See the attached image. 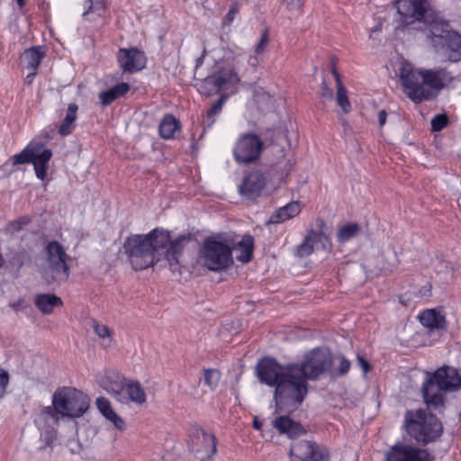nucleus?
<instances>
[{
	"label": "nucleus",
	"mask_w": 461,
	"mask_h": 461,
	"mask_svg": "<svg viewBox=\"0 0 461 461\" xmlns=\"http://www.w3.org/2000/svg\"><path fill=\"white\" fill-rule=\"evenodd\" d=\"M326 350L314 348L305 354L301 363L280 365L275 358L264 357L257 365L258 380L275 386L274 400L279 411H294L308 393V381L316 379L330 366Z\"/></svg>",
	"instance_id": "f257e3e1"
},
{
	"label": "nucleus",
	"mask_w": 461,
	"mask_h": 461,
	"mask_svg": "<svg viewBox=\"0 0 461 461\" xmlns=\"http://www.w3.org/2000/svg\"><path fill=\"white\" fill-rule=\"evenodd\" d=\"M51 403L44 407L34 419L41 440L48 447L57 438V426L60 419L81 417L88 410L89 399L76 388L63 387L54 393Z\"/></svg>",
	"instance_id": "f03ea898"
},
{
	"label": "nucleus",
	"mask_w": 461,
	"mask_h": 461,
	"mask_svg": "<svg viewBox=\"0 0 461 461\" xmlns=\"http://www.w3.org/2000/svg\"><path fill=\"white\" fill-rule=\"evenodd\" d=\"M399 77L406 96L417 104L436 97L453 79L445 68H416L406 60L400 64Z\"/></svg>",
	"instance_id": "7ed1b4c3"
},
{
	"label": "nucleus",
	"mask_w": 461,
	"mask_h": 461,
	"mask_svg": "<svg viewBox=\"0 0 461 461\" xmlns=\"http://www.w3.org/2000/svg\"><path fill=\"white\" fill-rule=\"evenodd\" d=\"M170 242V233L162 228H156L148 234H132L123 242V250L135 271L155 265L158 258L157 252Z\"/></svg>",
	"instance_id": "20e7f679"
},
{
	"label": "nucleus",
	"mask_w": 461,
	"mask_h": 461,
	"mask_svg": "<svg viewBox=\"0 0 461 461\" xmlns=\"http://www.w3.org/2000/svg\"><path fill=\"white\" fill-rule=\"evenodd\" d=\"M461 389V375L457 369L448 366L427 373L422 384V395L428 408L438 410L444 406V393Z\"/></svg>",
	"instance_id": "39448f33"
},
{
	"label": "nucleus",
	"mask_w": 461,
	"mask_h": 461,
	"mask_svg": "<svg viewBox=\"0 0 461 461\" xmlns=\"http://www.w3.org/2000/svg\"><path fill=\"white\" fill-rule=\"evenodd\" d=\"M404 427L412 438L424 445L435 441L443 432L442 423L438 417L423 409L407 411Z\"/></svg>",
	"instance_id": "423d86ee"
},
{
	"label": "nucleus",
	"mask_w": 461,
	"mask_h": 461,
	"mask_svg": "<svg viewBox=\"0 0 461 461\" xmlns=\"http://www.w3.org/2000/svg\"><path fill=\"white\" fill-rule=\"evenodd\" d=\"M199 263L210 271H221L233 263L231 248L220 237H207L199 253Z\"/></svg>",
	"instance_id": "0eeeda50"
},
{
	"label": "nucleus",
	"mask_w": 461,
	"mask_h": 461,
	"mask_svg": "<svg viewBox=\"0 0 461 461\" xmlns=\"http://www.w3.org/2000/svg\"><path fill=\"white\" fill-rule=\"evenodd\" d=\"M52 158L51 149L41 142H30L20 153L13 156V165L31 163L38 179L44 181L47 177L49 163Z\"/></svg>",
	"instance_id": "6e6552de"
},
{
	"label": "nucleus",
	"mask_w": 461,
	"mask_h": 461,
	"mask_svg": "<svg viewBox=\"0 0 461 461\" xmlns=\"http://www.w3.org/2000/svg\"><path fill=\"white\" fill-rule=\"evenodd\" d=\"M47 266L44 269V277L48 283L65 282L69 276L68 265V255L58 241L53 240L45 247Z\"/></svg>",
	"instance_id": "1a4fd4ad"
},
{
	"label": "nucleus",
	"mask_w": 461,
	"mask_h": 461,
	"mask_svg": "<svg viewBox=\"0 0 461 461\" xmlns=\"http://www.w3.org/2000/svg\"><path fill=\"white\" fill-rule=\"evenodd\" d=\"M428 37L438 51H441L450 61L461 59V36L451 31L432 25Z\"/></svg>",
	"instance_id": "9d476101"
},
{
	"label": "nucleus",
	"mask_w": 461,
	"mask_h": 461,
	"mask_svg": "<svg viewBox=\"0 0 461 461\" xmlns=\"http://www.w3.org/2000/svg\"><path fill=\"white\" fill-rule=\"evenodd\" d=\"M188 447L199 461H211L217 451L216 437L202 428H193L189 434Z\"/></svg>",
	"instance_id": "9b49d317"
},
{
	"label": "nucleus",
	"mask_w": 461,
	"mask_h": 461,
	"mask_svg": "<svg viewBox=\"0 0 461 461\" xmlns=\"http://www.w3.org/2000/svg\"><path fill=\"white\" fill-rule=\"evenodd\" d=\"M384 461H435V456L425 448L398 441L384 452Z\"/></svg>",
	"instance_id": "f8f14e48"
},
{
	"label": "nucleus",
	"mask_w": 461,
	"mask_h": 461,
	"mask_svg": "<svg viewBox=\"0 0 461 461\" xmlns=\"http://www.w3.org/2000/svg\"><path fill=\"white\" fill-rule=\"evenodd\" d=\"M291 461H330L329 449L316 441L300 440L291 445Z\"/></svg>",
	"instance_id": "ddd939ff"
},
{
	"label": "nucleus",
	"mask_w": 461,
	"mask_h": 461,
	"mask_svg": "<svg viewBox=\"0 0 461 461\" xmlns=\"http://www.w3.org/2000/svg\"><path fill=\"white\" fill-rule=\"evenodd\" d=\"M395 7L400 15L397 27L399 30H403L415 22L423 21L429 9L427 0H396Z\"/></svg>",
	"instance_id": "4468645a"
},
{
	"label": "nucleus",
	"mask_w": 461,
	"mask_h": 461,
	"mask_svg": "<svg viewBox=\"0 0 461 461\" xmlns=\"http://www.w3.org/2000/svg\"><path fill=\"white\" fill-rule=\"evenodd\" d=\"M262 149L263 141L258 135L244 134L237 140L233 156L237 162L249 164L259 158Z\"/></svg>",
	"instance_id": "2eb2a0df"
},
{
	"label": "nucleus",
	"mask_w": 461,
	"mask_h": 461,
	"mask_svg": "<svg viewBox=\"0 0 461 461\" xmlns=\"http://www.w3.org/2000/svg\"><path fill=\"white\" fill-rule=\"evenodd\" d=\"M330 240L322 230H311L303 242L297 247V255L304 258L310 256L315 250H330Z\"/></svg>",
	"instance_id": "dca6fc26"
},
{
	"label": "nucleus",
	"mask_w": 461,
	"mask_h": 461,
	"mask_svg": "<svg viewBox=\"0 0 461 461\" xmlns=\"http://www.w3.org/2000/svg\"><path fill=\"white\" fill-rule=\"evenodd\" d=\"M117 59L124 72H137L146 66L145 54L137 48H121L118 50Z\"/></svg>",
	"instance_id": "f3484780"
},
{
	"label": "nucleus",
	"mask_w": 461,
	"mask_h": 461,
	"mask_svg": "<svg viewBox=\"0 0 461 461\" xmlns=\"http://www.w3.org/2000/svg\"><path fill=\"white\" fill-rule=\"evenodd\" d=\"M266 184L267 179L264 174L255 170L245 176L242 184L240 185V191L246 198L255 199L261 194Z\"/></svg>",
	"instance_id": "a211bd4d"
},
{
	"label": "nucleus",
	"mask_w": 461,
	"mask_h": 461,
	"mask_svg": "<svg viewBox=\"0 0 461 461\" xmlns=\"http://www.w3.org/2000/svg\"><path fill=\"white\" fill-rule=\"evenodd\" d=\"M99 384L101 387L108 393L112 394L116 401L121 403L125 402L124 388L127 380L124 376L117 373H109L100 379Z\"/></svg>",
	"instance_id": "6ab92c4d"
},
{
	"label": "nucleus",
	"mask_w": 461,
	"mask_h": 461,
	"mask_svg": "<svg viewBox=\"0 0 461 461\" xmlns=\"http://www.w3.org/2000/svg\"><path fill=\"white\" fill-rule=\"evenodd\" d=\"M272 426L280 434L285 435L293 439L307 433L306 429L298 421L294 420L289 416H279L273 420Z\"/></svg>",
	"instance_id": "aec40b11"
},
{
	"label": "nucleus",
	"mask_w": 461,
	"mask_h": 461,
	"mask_svg": "<svg viewBox=\"0 0 461 461\" xmlns=\"http://www.w3.org/2000/svg\"><path fill=\"white\" fill-rule=\"evenodd\" d=\"M191 240L190 234L180 235L176 240H172L168 249L166 251V259L169 264L172 271H176L179 268V257L182 254L185 245Z\"/></svg>",
	"instance_id": "412c9836"
},
{
	"label": "nucleus",
	"mask_w": 461,
	"mask_h": 461,
	"mask_svg": "<svg viewBox=\"0 0 461 461\" xmlns=\"http://www.w3.org/2000/svg\"><path fill=\"white\" fill-rule=\"evenodd\" d=\"M301 212L298 202L293 201L276 210L267 220L268 224H279L297 216Z\"/></svg>",
	"instance_id": "4be33fe9"
},
{
	"label": "nucleus",
	"mask_w": 461,
	"mask_h": 461,
	"mask_svg": "<svg viewBox=\"0 0 461 461\" xmlns=\"http://www.w3.org/2000/svg\"><path fill=\"white\" fill-rule=\"evenodd\" d=\"M95 404L102 415L109 420L115 429L119 430H123L125 429L124 420L114 411L108 399L105 397H98Z\"/></svg>",
	"instance_id": "5701e85b"
},
{
	"label": "nucleus",
	"mask_w": 461,
	"mask_h": 461,
	"mask_svg": "<svg viewBox=\"0 0 461 461\" xmlns=\"http://www.w3.org/2000/svg\"><path fill=\"white\" fill-rule=\"evenodd\" d=\"M91 327L102 348L110 349L115 346L114 331L111 328L96 320H92Z\"/></svg>",
	"instance_id": "b1692460"
},
{
	"label": "nucleus",
	"mask_w": 461,
	"mask_h": 461,
	"mask_svg": "<svg viewBox=\"0 0 461 461\" xmlns=\"http://www.w3.org/2000/svg\"><path fill=\"white\" fill-rule=\"evenodd\" d=\"M124 397L125 402L123 404L131 402L136 405H142L147 401L146 393L141 384L137 381L127 382L124 388Z\"/></svg>",
	"instance_id": "393cba45"
},
{
	"label": "nucleus",
	"mask_w": 461,
	"mask_h": 461,
	"mask_svg": "<svg viewBox=\"0 0 461 461\" xmlns=\"http://www.w3.org/2000/svg\"><path fill=\"white\" fill-rule=\"evenodd\" d=\"M420 322L429 330L443 329L446 326L445 316L435 309H428L419 315Z\"/></svg>",
	"instance_id": "a878e982"
},
{
	"label": "nucleus",
	"mask_w": 461,
	"mask_h": 461,
	"mask_svg": "<svg viewBox=\"0 0 461 461\" xmlns=\"http://www.w3.org/2000/svg\"><path fill=\"white\" fill-rule=\"evenodd\" d=\"M222 90H228L240 82V77L232 68H219L212 73Z\"/></svg>",
	"instance_id": "bb28decb"
},
{
	"label": "nucleus",
	"mask_w": 461,
	"mask_h": 461,
	"mask_svg": "<svg viewBox=\"0 0 461 461\" xmlns=\"http://www.w3.org/2000/svg\"><path fill=\"white\" fill-rule=\"evenodd\" d=\"M34 303L43 314H50L55 307L63 304L61 298L50 294H36Z\"/></svg>",
	"instance_id": "cd10ccee"
},
{
	"label": "nucleus",
	"mask_w": 461,
	"mask_h": 461,
	"mask_svg": "<svg viewBox=\"0 0 461 461\" xmlns=\"http://www.w3.org/2000/svg\"><path fill=\"white\" fill-rule=\"evenodd\" d=\"M130 90L128 83L122 82L113 87L99 93L98 98L103 106L111 104L116 99L123 96Z\"/></svg>",
	"instance_id": "c85d7f7f"
},
{
	"label": "nucleus",
	"mask_w": 461,
	"mask_h": 461,
	"mask_svg": "<svg viewBox=\"0 0 461 461\" xmlns=\"http://www.w3.org/2000/svg\"><path fill=\"white\" fill-rule=\"evenodd\" d=\"M77 110L78 106L76 104H68L66 116L59 128V133L61 136H68L72 133L76 127Z\"/></svg>",
	"instance_id": "c756f323"
},
{
	"label": "nucleus",
	"mask_w": 461,
	"mask_h": 461,
	"mask_svg": "<svg viewBox=\"0 0 461 461\" xmlns=\"http://www.w3.org/2000/svg\"><path fill=\"white\" fill-rule=\"evenodd\" d=\"M45 55L46 53L41 46H34L26 50L23 53V58L27 68L36 71Z\"/></svg>",
	"instance_id": "7c9ffc66"
},
{
	"label": "nucleus",
	"mask_w": 461,
	"mask_h": 461,
	"mask_svg": "<svg viewBox=\"0 0 461 461\" xmlns=\"http://www.w3.org/2000/svg\"><path fill=\"white\" fill-rule=\"evenodd\" d=\"M332 74L337 85V104L342 109L344 113H348L351 111V104L348 97V91L343 86L340 76L336 69H332Z\"/></svg>",
	"instance_id": "2f4dec72"
},
{
	"label": "nucleus",
	"mask_w": 461,
	"mask_h": 461,
	"mask_svg": "<svg viewBox=\"0 0 461 461\" xmlns=\"http://www.w3.org/2000/svg\"><path fill=\"white\" fill-rule=\"evenodd\" d=\"M158 130L163 139H172L176 131L179 130V122L172 114H167L162 119Z\"/></svg>",
	"instance_id": "473e14b6"
},
{
	"label": "nucleus",
	"mask_w": 461,
	"mask_h": 461,
	"mask_svg": "<svg viewBox=\"0 0 461 461\" xmlns=\"http://www.w3.org/2000/svg\"><path fill=\"white\" fill-rule=\"evenodd\" d=\"M222 89L219 85L216 77L213 74L209 75L204 79L201 81L198 86V91L206 96H210L215 94H218Z\"/></svg>",
	"instance_id": "72a5a7b5"
},
{
	"label": "nucleus",
	"mask_w": 461,
	"mask_h": 461,
	"mask_svg": "<svg viewBox=\"0 0 461 461\" xmlns=\"http://www.w3.org/2000/svg\"><path fill=\"white\" fill-rule=\"evenodd\" d=\"M254 240L251 235H244L239 242L241 253L238 256V260L242 263H248L252 258Z\"/></svg>",
	"instance_id": "f704fd0d"
},
{
	"label": "nucleus",
	"mask_w": 461,
	"mask_h": 461,
	"mask_svg": "<svg viewBox=\"0 0 461 461\" xmlns=\"http://www.w3.org/2000/svg\"><path fill=\"white\" fill-rule=\"evenodd\" d=\"M86 11L83 15L89 17L91 14H96L97 16L103 17L106 14V4L104 0H87L85 4Z\"/></svg>",
	"instance_id": "c9c22d12"
},
{
	"label": "nucleus",
	"mask_w": 461,
	"mask_h": 461,
	"mask_svg": "<svg viewBox=\"0 0 461 461\" xmlns=\"http://www.w3.org/2000/svg\"><path fill=\"white\" fill-rule=\"evenodd\" d=\"M359 231V226L357 223H348L342 226L338 233V240L340 243L348 241L353 237L357 236Z\"/></svg>",
	"instance_id": "e433bc0d"
},
{
	"label": "nucleus",
	"mask_w": 461,
	"mask_h": 461,
	"mask_svg": "<svg viewBox=\"0 0 461 461\" xmlns=\"http://www.w3.org/2000/svg\"><path fill=\"white\" fill-rule=\"evenodd\" d=\"M227 95H222L216 102H214L210 109L206 112V118L209 121L208 127H212L215 122V116L218 115L222 109Z\"/></svg>",
	"instance_id": "4c0bfd02"
},
{
	"label": "nucleus",
	"mask_w": 461,
	"mask_h": 461,
	"mask_svg": "<svg viewBox=\"0 0 461 461\" xmlns=\"http://www.w3.org/2000/svg\"><path fill=\"white\" fill-rule=\"evenodd\" d=\"M204 384L210 388L214 389L221 379V374L217 369H206L204 370Z\"/></svg>",
	"instance_id": "58836bf2"
},
{
	"label": "nucleus",
	"mask_w": 461,
	"mask_h": 461,
	"mask_svg": "<svg viewBox=\"0 0 461 461\" xmlns=\"http://www.w3.org/2000/svg\"><path fill=\"white\" fill-rule=\"evenodd\" d=\"M448 123V117L445 113L437 114L431 120V131H440L443 130Z\"/></svg>",
	"instance_id": "ea45409f"
},
{
	"label": "nucleus",
	"mask_w": 461,
	"mask_h": 461,
	"mask_svg": "<svg viewBox=\"0 0 461 461\" xmlns=\"http://www.w3.org/2000/svg\"><path fill=\"white\" fill-rule=\"evenodd\" d=\"M9 378L8 372L0 367V399H2L5 394L6 388L9 384Z\"/></svg>",
	"instance_id": "a19ab883"
},
{
	"label": "nucleus",
	"mask_w": 461,
	"mask_h": 461,
	"mask_svg": "<svg viewBox=\"0 0 461 461\" xmlns=\"http://www.w3.org/2000/svg\"><path fill=\"white\" fill-rule=\"evenodd\" d=\"M267 43H268V33L267 31H264L260 37L259 41L258 42V44L255 47V52L257 54H262L263 52H265Z\"/></svg>",
	"instance_id": "79ce46f5"
},
{
	"label": "nucleus",
	"mask_w": 461,
	"mask_h": 461,
	"mask_svg": "<svg viewBox=\"0 0 461 461\" xmlns=\"http://www.w3.org/2000/svg\"><path fill=\"white\" fill-rule=\"evenodd\" d=\"M66 445L71 454H79L82 450V445L77 438L68 439Z\"/></svg>",
	"instance_id": "37998d69"
},
{
	"label": "nucleus",
	"mask_w": 461,
	"mask_h": 461,
	"mask_svg": "<svg viewBox=\"0 0 461 461\" xmlns=\"http://www.w3.org/2000/svg\"><path fill=\"white\" fill-rule=\"evenodd\" d=\"M289 11L298 10L303 5L304 0H282Z\"/></svg>",
	"instance_id": "c03bdc74"
},
{
	"label": "nucleus",
	"mask_w": 461,
	"mask_h": 461,
	"mask_svg": "<svg viewBox=\"0 0 461 461\" xmlns=\"http://www.w3.org/2000/svg\"><path fill=\"white\" fill-rule=\"evenodd\" d=\"M349 368H350V362L344 357H341L340 360H339V365L338 367V373L339 375H345L348 372Z\"/></svg>",
	"instance_id": "a18cd8bd"
},
{
	"label": "nucleus",
	"mask_w": 461,
	"mask_h": 461,
	"mask_svg": "<svg viewBox=\"0 0 461 461\" xmlns=\"http://www.w3.org/2000/svg\"><path fill=\"white\" fill-rule=\"evenodd\" d=\"M28 222L25 219L17 220L14 221H12L8 225V229L11 231H19L23 229V227Z\"/></svg>",
	"instance_id": "49530a36"
},
{
	"label": "nucleus",
	"mask_w": 461,
	"mask_h": 461,
	"mask_svg": "<svg viewBox=\"0 0 461 461\" xmlns=\"http://www.w3.org/2000/svg\"><path fill=\"white\" fill-rule=\"evenodd\" d=\"M357 362L359 367L362 369L364 374H366L370 370V364L368 361L363 357L358 355L357 357Z\"/></svg>",
	"instance_id": "de8ad7c7"
},
{
	"label": "nucleus",
	"mask_w": 461,
	"mask_h": 461,
	"mask_svg": "<svg viewBox=\"0 0 461 461\" xmlns=\"http://www.w3.org/2000/svg\"><path fill=\"white\" fill-rule=\"evenodd\" d=\"M223 60L225 61H235L237 58L240 56V53H236L230 49L223 50Z\"/></svg>",
	"instance_id": "09e8293b"
},
{
	"label": "nucleus",
	"mask_w": 461,
	"mask_h": 461,
	"mask_svg": "<svg viewBox=\"0 0 461 461\" xmlns=\"http://www.w3.org/2000/svg\"><path fill=\"white\" fill-rule=\"evenodd\" d=\"M321 95L322 97L331 100L333 98V91L331 88H330L325 82V80L321 83Z\"/></svg>",
	"instance_id": "8fccbe9b"
},
{
	"label": "nucleus",
	"mask_w": 461,
	"mask_h": 461,
	"mask_svg": "<svg viewBox=\"0 0 461 461\" xmlns=\"http://www.w3.org/2000/svg\"><path fill=\"white\" fill-rule=\"evenodd\" d=\"M237 13H238V9L235 6L231 7L229 10V12L227 13V14H226V16L224 18L225 23H228V24L232 23V21L234 20L235 15H236Z\"/></svg>",
	"instance_id": "3c124183"
},
{
	"label": "nucleus",
	"mask_w": 461,
	"mask_h": 461,
	"mask_svg": "<svg viewBox=\"0 0 461 461\" xmlns=\"http://www.w3.org/2000/svg\"><path fill=\"white\" fill-rule=\"evenodd\" d=\"M378 122H379V125L382 127L384 126L385 123H386V119H387V113L385 112V110H381L378 112Z\"/></svg>",
	"instance_id": "603ef678"
},
{
	"label": "nucleus",
	"mask_w": 461,
	"mask_h": 461,
	"mask_svg": "<svg viewBox=\"0 0 461 461\" xmlns=\"http://www.w3.org/2000/svg\"><path fill=\"white\" fill-rule=\"evenodd\" d=\"M35 75H36V71H32V73L28 74L25 78L26 83L31 84L32 82Z\"/></svg>",
	"instance_id": "864d4df0"
},
{
	"label": "nucleus",
	"mask_w": 461,
	"mask_h": 461,
	"mask_svg": "<svg viewBox=\"0 0 461 461\" xmlns=\"http://www.w3.org/2000/svg\"><path fill=\"white\" fill-rule=\"evenodd\" d=\"M262 425H263L262 421L258 420L257 418L254 419V420H253V427L256 429H260Z\"/></svg>",
	"instance_id": "5fc2aeb1"
},
{
	"label": "nucleus",
	"mask_w": 461,
	"mask_h": 461,
	"mask_svg": "<svg viewBox=\"0 0 461 461\" xmlns=\"http://www.w3.org/2000/svg\"><path fill=\"white\" fill-rule=\"evenodd\" d=\"M22 302H23L22 300H18V301H16V302H14V303H10V306H11L13 309H14V310H16V311H17V310H19V308H20V306H21V304H22Z\"/></svg>",
	"instance_id": "6e6d98bb"
},
{
	"label": "nucleus",
	"mask_w": 461,
	"mask_h": 461,
	"mask_svg": "<svg viewBox=\"0 0 461 461\" xmlns=\"http://www.w3.org/2000/svg\"><path fill=\"white\" fill-rule=\"evenodd\" d=\"M387 271H389V269L383 266V267H379V269L376 271V274H380V273L387 272Z\"/></svg>",
	"instance_id": "4d7b16f0"
},
{
	"label": "nucleus",
	"mask_w": 461,
	"mask_h": 461,
	"mask_svg": "<svg viewBox=\"0 0 461 461\" xmlns=\"http://www.w3.org/2000/svg\"><path fill=\"white\" fill-rule=\"evenodd\" d=\"M16 1H17V4L20 8L23 7V5H25V0H16Z\"/></svg>",
	"instance_id": "13d9d810"
},
{
	"label": "nucleus",
	"mask_w": 461,
	"mask_h": 461,
	"mask_svg": "<svg viewBox=\"0 0 461 461\" xmlns=\"http://www.w3.org/2000/svg\"><path fill=\"white\" fill-rule=\"evenodd\" d=\"M291 168H292V164H289V167H288V169L286 170V174L288 173V171H290V170H291Z\"/></svg>",
	"instance_id": "bf43d9fd"
},
{
	"label": "nucleus",
	"mask_w": 461,
	"mask_h": 461,
	"mask_svg": "<svg viewBox=\"0 0 461 461\" xmlns=\"http://www.w3.org/2000/svg\"><path fill=\"white\" fill-rule=\"evenodd\" d=\"M249 62H250L252 65H255L254 62H251V59H249Z\"/></svg>",
	"instance_id": "052dcab7"
}]
</instances>
